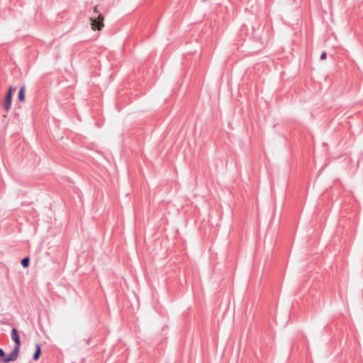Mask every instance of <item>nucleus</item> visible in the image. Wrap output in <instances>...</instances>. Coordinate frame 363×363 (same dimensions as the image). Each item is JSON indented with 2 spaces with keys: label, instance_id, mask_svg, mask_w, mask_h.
Returning <instances> with one entry per match:
<instances>
[{
  "label": "nucleus",
  "instance_id": "obj_1",
  "mask_svg": "<svg viewBox=\"0 0 363 363\" xmlns=\"http://www.w3.org/2000/svg\"><path fill=\"white\" fill-rule=\"evenodd\" d=\"M91 28L93 30H101L104 27V16L99 14L97 16H91L89 18Z\"/></svg>",
  "mask_w": 363,
  "mask_h": 363
},
{
  "label": "nucleus",
  "instance_id": "obj_2",
  "mask_svg": "<svg viewBox=\"0 0 363 363\" xmlns=\"http://www.w3.org/2000/svg\"><path fill=\"white\" fill-rule=\"evenodd\" d=\"M13 91L14 89L12 86H10L4 102V108L6 111H8L11 108Z\"/></svg>",
  "mask_w": 363,
  "mask_h": 363
},
{
  "label": "nucleus",
  "instance_id": "obj_3",
  "mask_svg": "<svg viewBox=\"0 0 363 363\" xmlns=\"http://www.w3.org/2000/svg\"><path fill=\"white\" fill-rule=\"evenodd\" d=\"M19 353V349L18 347H15L13 351L4 359H2L4 362L14 361L17 359Z\"/></svg>",
  "mask_w": 363,
  "mask_h": 363
},
{
  "label": "nucleus",
  "instance_id": "obj_4",
  "mask_svg": "<svg viewBox=\"0 0 363 363\" xmlns=\"http://www.w3.org/2000/svg\"><path fill=\"white\" fill-rule=\"evenodd\" d=\"M11 337L16 343L15 347H18V348L19 349L21 345L20 337L18 334V331L15 328H13L11 331Z\"/></svg>",
  "mask_w": 363,
  "mask_h": 363
},
{
  "label": "nucleus",
  "instance_id": "obj_5",
  "mask_svg": "<svg viewBox=\"0 0 363 363\" xmlns=\"http://www.w3.org/2000/svg\"><path fill=\"white\" fill-rule=\"evenodd\" d=\"M40 353H41L40 345L39 344H36L35 345V352L33 354V359L37 361L40 357Z\"/></svg>",
  "mask_w": 363,
  "mask_h": 363
},
{
  "label": "nucleus",
  "instance_id": "obj_6",
  "mask_svg": "<svg viewBox=\"0 0 363 363\" xmlns=\"http://www.w3.org/2000/svg\"><path fill=\"white\" fill-rule=\"evenodd\" d=\"M18 98L20 101H21V102L24 101V100H25V87L24 86H23L20 89Z\"/></svg>",
  "mask_w": 363,
  "mask_h": 363
},
{
  "label": "nucleus",
  "instance_id": "obj_7",
  "mask_svg": "<svg viewBox=\"0 0 363 363\" xmlns=\"http://www.w3.org/2000/svg\"><path fill=\"white\" fill-rule=\"evenodd\" d=\"M30 259L28 257H25L21 260V264L24 267H27L29 265Z\"/></svg>",
  "mask_w": 363,
  "mask_h": 363
},
{
  "label": "nucleus",
  "instance_id": "obj_8",
  "mask_svg": "<svg viewBox=\"0 0 363 363\" xmlns=\"http://www.w3.org/2000/svg\"><path fill=\"white\" fill-rule=\"evenodd\" d=\"M93 11H94V13L97 14V16H98L99 14H100V13H99V10H98V6H95L93 8Z\"/></svg>",
  "mask_w": 363,
  "mask_h": 363
},
{
  "label": "nucleus",
  "instance_id": "obj_9",
  "mask_svg": "<svg viewBox=\"0 0 363 363\" xmlns=\"http://www.w3.org/2000/svg\"><path fill=\"white\" fill-rule=\"evenodd\" d=\"M326 59V52H323L320 55V60H324Z\"/></svg>",
  "mask_w": 363,
  "mask_h": 363
},
{
  "label": "nucleus",
  "instance_id": "obj_10",
  "mask_svg": "<svg viewBox=\"0 0 363 363\" xmlns=\"http://www.w3.org/2000/svg\"><path fill=\"white\" fill-rule=\"evenodd\" d=\"M4 352L2 349H0V357H4Z\"/></svg>",
  "mask_w": 363,
  "mask_h": 363
}]
</instances>
